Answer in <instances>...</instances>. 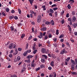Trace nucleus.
<instances>
[{
  "label": "nucleus",
  "mask_w": 77,
  "mask_h": 77,
  "mask_svg": "<svg viewBox=\"0 0 77 77\" xmlns=\"http://www.w3.org/2000/svg\"><path fill=\"white\" fill-rule=\"evenodd\" d=\"M41 20V15H39L38 16L37 18L38 23H40Z\"/></svg>",
  "instance_id": "1"
},
{
  "label": "nucleus",
  "mask_w": 77,
  "mask_h": 77,
  "mask_svg": "<svg viewBox=\"0 0 77 77\" xmlns=\"http://www.w3.org/2000/svg\"><path fill=\"white\" fill-rule=\"evenodd\" d=\"M41 50V52H42V53H45V51H46V49L45 48H42Z\"/></svg>",
  "instance_id": "2"
},
{
  "label": "nucleus",
  "mask_w": 77,
  "mask_h": 77,
  "mask_svg": "<svg viewBox=\"0 0 77 77\" xmlns=\"http://www.w3.org/2000/svg\"><path fill=\"white\" fill-rule=\"evenodd\" d=\"M13 45H14L13 43H11L8 47L10 49H12V47H13Z\"/></svg>",
  "instance_id": "3"
},
{
  "label": "nucleus",
  "mask_w": 77,
  "mask_h": 77,
  "mask_svg": "<svg viewBox=\"0 0 77 77\" xmlns=\"http://www.w3.org/2000/svg\"><path fill=\"white\" fill-rule=\"evenodd\" d=\"M71 69L72 71H74L75 69V65L74 64H72L71 65Z\"/></svg>",
  "instance_id": "4"
},
{
  "label": "nucleus",
  "mask_w": 77,
  "mask_h": 77,
  "mask_svg": "<svg viewBox=\"0 0 77 77\" xmlns=\"http://www.w3.org/2000/svg\"><path fill=\"white\" fill-rule=\"evenodd\" d=\"M76 20V17L75 16H73L72 18V22H75V21Z\"/></svg>",
  "instance_id": "5"
},
{
  "label": "nucleus",
  "mask_w": 77,
  "mask_h": 77,
  "mask_svg": "<svg viewBox=\"0 0 77 77\" xmlns=\"http://www.w3.org/2000/svg\"><path fill=\"white\" fill-rule=\"evenodd\" d=\"M64 53H65V48L63 49L60 52V54H63Z\"/></svg>",
  "instance_id": "6"
},
{
  "label": "nucleus",
  "mask_w": 77,
  "mask_h": 77,
  "mask_svg": "<svg viewBox=\"0 0 77 77\" xmlns=\"http://www.w3.org/2000/svg\"><path fill=\"white\" fill-rule=\"evenodd\" d=\"M72 26H73L74 28H76V27H77V23H74L72 24Z\"/></svg>",
  "instance_id": "7"
},
{
  "label": "nucleus",
  "mask_w": 77,
  "mask_h": 77,
  "mask_svg": "<svg viewBox=\"0 0 77 77\" xmlns=\"http://www.w3.org/2000/svg\"><path fill=\"white\" fill-rule=\"evenodd\" d=\"M71 63L73 65H75V62L72 59H71Z\"/></svg>",
  "instance_id": "8"
},
{
  "label": "nucleus",
  "mask_w": 77,
  "mask_h": 77,
  "mask_svg": "<svg viewBox=\"0 0 77 77\" xmlns=\"http://www.w3.org/2000/svg\"><path fill=\"white\" fill-rule=\"evenodd\" d=\"M47 30V28L45 27H43L41 29V31H46Z\"/></svg>",
  "instance_id": "9"
},
{
  "label": "nucleus",
  "mask_w": 77,
  "mask_h": 77,
  "mask_svg": "<svg viewBox=\"0 0 77 77\" xmlns=\"http://www.w3.org/2000/svg\"><path fill=\"white\" fill-rule=\"evenodd\" d=\"M71 73L72 75H77V72H71Z\"/></svg>",
  "instance_id": "10"
},
{
  "label": "nucleus",
  "mask_w": 77,
  "mask_h": 77,
  "mask_svg": "<svg viewBox=\"0 0 77 77\" xmlns=\"http://www.w3.org/2000/svg\"><path fill=\"white\" fill-rule=\"evenodd\" d=\"M67 27H68L69 31H71V27L69 25H68Z\"/></svg>",
  "instance_id": "11"
},
{
  "label": "nucleus",
  "mask_w": 77,
  "mask_h": 77,
  "mask_svg": "<svg viewBox=\"0 0 77 77\" xmlns=\"http://www.w3.org/2000/svg\"><path fill=\"white\" fill-rule=\"evenodd\" d=\"M33 57V56H32L31 55H28L27 56V58L28 59H31V58H32Z\"/></svg>",
  "instance_id": "12"
},
{
  "label": "nucleus",
  "mask_w": 77,
  "mask_h": 77,
  "mask_svg": "<svg viewBox=\"0 0 77 77\" xmlns=\"http://www.w3.org/2000/svg\"><path fill=\"white\" fill-rule=\"evenodd\" d=\"M50 65L52 67L54 66V62L53 61L51 62L50 63Z\"/></svg>",
  "instance_id": "13"
},
{
  "label": "nucleus",
  "mask_w": 77,
  "mask_h": 77,
  "mask_svg": "<svg viewBox=\"0 0 77 77\" xmlns=\"http://www.w3.org/2000/svg\"><path fill=\"white\" fill-rule=\"evenodd\" d=\"M28 60H25L24 61L25 62H27V63H30V59H28Z\"/></svg>",
  "instance_id": "14"
},
{
  "label": "nucleus",
  "mask_w": 77,
  "mask_h": 77,
  "mask_svg": "<svg viewBox=\"0 0 77 77\" xmlns=\"http://www.w3.org/2000/svg\"><path fill=\"white\" fill-rule=\"evenodd\" d=\"M45 24H47V25H50L51 24V23L48 21H46L45 22Z\"/></svg>",
  "instance_id": "15"
},
{
  "label": "nucleus",
  "mask_w": 77,
  "mask_h": 77,
  "mask_svg": "<svg viewBox=\"0 0 77 77\" xmlns=\"http://www.w3.org/2000/svg\"><path fill=\"white\" fill-rule=\"evenodd\" d=\"M31 5H32V3H33L34 2V0H29Z\"/></svg>",
  "instance_id": "16"
},
{
  "label": "nucleus",
  "mask_w": 77,
  "mask_h": 77,
  "mask_svg": "<svg viewBox=\"0 0 77 77\" xmlns=\"http://www.w3.org/2000/svg\"><path fill=\"white\" fill-rule=\"evenodd\" d=\"M50 23H51V25H52V26H54V21H53V20H52L51 21Z\"/></svg>",
  "instance_id": "17"
},
{
  "label": "nucleus",
  "mask_w": 77,
  "mask_h": 77,
  "mask_svg": "<svg viewBox=\"0 0 77 77\" xmlns=\"http://www.w3.org/2000/svg\"><path fill=\"white\" fill-rule=\"evenodd\" d=\"M40 67L41 68H45V65L44 64H42L40 65Z\"/></svg>",
  "instance_id": "18"
},
{
  "label": "nucleus",
  "mask_w": 77,
  "mask_h": 77,
  "mask_svg": "<svg viewBox=\"0 0 77 77\" xmlns=\"http://www.w3.org/2000/svg\"><path fill=\"white\" fill-rule=\"evenodd\" d=\"M14 18V16H9V18L10 20H11L12 19H13V18Z\"/></svg>",
  "instance_id": "19"
},
{
  "label": "nucleus",
  "mask_w": 77,
  "mask_h": 77,
  "mask_svg": "<svg viewBox=\"0 0 77 77\" xmlns=\"http://www.w3.org/2000/svg\"><path fill=\"white\" fill-rule=\"evenodd\" d=\"M53 74L54 75L53 76L54 77H56V76H57L56 73L54 72H53Z\"/></svg>",
  "instance_id": "20"
},
{
  "label": "nucleus",
  "mask_w": 77,
  "mask_h": 77,
  "mask_svg": "<svg viewBox=\"0 0 77 77\" xmlns=\"http://www.w3.org/2000/svg\"><path fill=\"white\" fill-rule=\"evenodd\" d=\"M27 53H27V51H26L23 54V55L24 56H26L27 55Z\"/></svg>",
  "instance_id": "21"
},
{
  "label": "nucleus",
  "mask_w": 77,
  "mask_h": 77,
  "mask_svg": "<svg viewBox=\"0 0 77 77\" xmlns=\"http://www.w3.org/2000/svg\"><path fill=\"white\" fill-rule=\"evenodd\" d=\"M64 37V35H63V34H62L59 36V38H63Z\"/></svg>",
  "instance_id": "22"
},
{
  "label": "nucleus",
  "mask_w": 77,
  "mask_h": 77,
  "mask_svg": "<svg viewBox=\"0 0 77 77\" xmlns=\"http://www.w3.org/2000/svg\"><path fill=\"white\" fill-rule=\"evenodd\" d=\"M38 50H35L33 51V53L35 54H36V52H37Z\"/></svg>",
  "instance_id": "23"
},
{
  "label": "nucleus",
  "mask_w": 77,
  "mask_h": 77,
  "mask_svg": "<svg viewBox=\"0 0 77 77\" xmlns=\"http://www.w3.org/2000/svg\"><path fill=\"white\" fill-rule=\"evenodd\" d=\"M18 11L19 12L20 14H21V10L19 8L18 9Z\"/></svg>",
  "instance_id": "24"
},
{
  "label": "nucleus",
  "mask_w": 77,
  "mask_h": 77,
  "mask_svg": "<svg viewBox=\"0 0 77 77\" xmlns=\"http://www.w3.org/2000/svg\"><path fill=\"white\" fill-rule=\"evenodd\" d=\"M21 59V57L20 56H18L17 58V61H19V60H20Z\"/></svg>",
  "instance_id": "25"
},
{
  "label": "nucleus",
  "mask_w": 77,
  "mask_h": 77,
  "mask_svg": "<svg viewBox=\"0 0 77 77\" xmlns=\"http://www.w3.org/2000/svg\"><path fill=\"white\" fill-rule=\"evenodd\" d=\"M41 61L42 63H44V62H45V59H44V58H43L41 59Z\"/></svg>",
  "instance_id": "26"
},
{
  "label": "nucleus",
  "mask_w": 77,
  "mask_h": 77,
  "mask_svg": "<svg viewBox=\"0 0 77 77\" xmlns=\"http://www.w3.org/2000/svg\"><path fill=\"white\" fill-rule=\"evenodd\" d=\"M67 8L68 9H70L71 8H71V5H70V4H68L67 6Z\"/></svg>",
  "instance_id": "27"
},
{
  "label": "nucleus",
  "mask_w": 77,
  "mask_h": 77,
  "mask_svg": "<svg viewBox=\"0 0 77 77\" xmlns=\"http://www.w3.org/2000/svg\"><path fill=\"white\" fill-rule=\"evenodd\" d=\"M69 60H70V57H69L67 59H66L65 60L67 62H68Z\"/></svg>",
  "instance_id": "28"
},
{
  "label": "nucleus",
  "mask_w": 77,
  "mask_h": 77,
  "mask_svg": "<svg viewBox=\"0 0 77 77\" xmlns=\"http://www.w3.org/2000/svg\"><path fill=\"white\" fill-rule=\"evenodd\" d=\"M42 57H44L45 58V59H47V56L45 55H42Z\"/></svg>",
  "instance_id": "29"
},
{
  "label": "nucleus",
  "mask_w": 77,
  "mask_h": 77,
  "mask_svg": "<svg viewBox=\"0 0 77 77\" xmlns=\"http://www.w3.org/2000/svg\"><path fill=\"white\" fill-rule=\"evenodd\" d=\"M50 11L51 12V13H54V11H53V9H50Z\"/></svg>",
  "instance_id": "30"
},
{
  "label": "nucleus",
  "mask_w": 77,
  "mask_h": 77,
  "mask_svg": "<svg viewBox=\"0 0 77 77\" xmlns=\"http://www.w3.org/2000/svg\"><path fill=\"white\" fill-rule=\"evenodd\" d=\"M54 14H55V17H57V11L55 12Z\"/></svg>",
  "instance_id": "31"
},
{
  "label": "nucleus",
  "mask_w": 77,
  "mask_h": 77,
  "mask_svg": "<svg viewBox=\"0 0 77 77\" xmlns=\"http://www.w3.org/2000/svg\"><path fill=\"white\" fill-rule=\"evenodd\" d=\"M53 40L54 42H56V41H57V38H54L53 39Z\"/></svg>",
  "instance_id": "32"
},
{
  "label": "nucleus",
  "mask_w": 77,
  "mask_h": 77,
  "mask_svg": "<svg viewBox=\"0 0 77 77\" xmlns=\"http://www.w3.org/2000/svg\"><path fill=\"white\" fill-rule=\"evenodd\" d=\"M11 29V31H12V30H14V26H11L10 27Z\"/></svg>",
  "instance_id": "33"
},
{
  "label": "nucleus",
  "mask_w": 77,
  "mask_h": 77,
  "mask_svg": "<svg viewBox=\"0 0 77 77\" xmlns=\"http://www.w3.org/2000/svg\"><path fill=\"white\" fill-rule=\"evenodd\" d=\"M41 69V68L40 67H39L37 68H36V69L35 70L36 71H39V69Z\"/></svg>",
  "instance_id": "34"
},
{
  "label": "nucleus",
  "mask_w": 77,
  "mask_h": 77,
  "mask_svg": "<svg viewBox=\"0 0 77 77\" xmlns=\"http://www.w3.org/2000/svg\"><path fill=\"white\" fill-rule=\"evenodd\" d=\"M56 35H59V30L57 29L56 31Z\"/></svg>",
  "instance_id": "35"
},
{
  "label": "nucleus",
  "mask_w": 77,
  "mask_h": 77,
  "mask_svg": "<svg viewBox=\"0 0 77 77\" xmlns=\"http://www.w3.org/2000/svg\"><path fill=\"white\" fill-rule=\"evenodd\" d=\"M6 11L7 12H8L9 11V8H6Z\"/></svg>",
  "instance_id": "36"
},
{
  "label": "nucleus",
  "mask_w": 77,
  "mask_h": 77,
  "mask_svg": "<svg viewBox=\"0 0 77 77\" xmlns=\"http://www.w3.org/2000/svg\"><path fill=\"white\" fill-rule=\"evenodd\" d=\"M57 9H58V8H54L53 9V10L54 11H55L56 10H57Z\"/></svg>",
  "instance_id": "37"
},
{
  "label": "nucleus",
  "mask_w": 77,
  "mask_h": 77,
  "mask_svg": "<svg viewBox=\"0 0 77 77\" xmlns=\"http://www.w3.org/2000/svg\"><path fill=\"white\" fill-rule=\"evenodd\" d=\"M48 39V35H46L45 37V39Z\"/></svg>",
  "instance_id": "38"
},
{
  "label": "nucleus",
  "mask_w": 77,
  "mask_h": 77,
  "mask_svg": "<svg viewBox=\"0 0 77 77\" xmlns=\"http://www.w3.org/2000/svg\"><path fill=\"white\" fill-rule=\"evenodd\" d=\"M24 36H25L24 34H23L21 36V38H23L24 37Z\"/></svg>",
  "instance_id": "39"
},
{
  "label": "nucleus",
  "mask_w": 77,
  "mask_h": 77,
  "mask_svg": "<svg viewBox=\"0 0 77 77\" xmlns=\"http://www.w3.org/2000/svg\"><path fill=\"white\" fill-rule=\"evenodd\" d=\"M32 50H31V49H29L27 50L26 51L27 52V53H30L31 52Z\"/></svg>",
  "instance_id": "40"
},
{
  "label": "nucleus",
  "mask_w": 77,
  "mask_h": 77,
  "mask_svg": "<svg viewBox=\"0 0 77 77\" xmlns=\"http://www.w3.org/2000/svg\"><path fill=\"white\" fill-rule=\"evenodd\" d=\"M42 44H40L39 43L38 44V47H42Z\"/></svg>",
  "instance_id": "41"
},
{
  "label": "nucleus",
  "mask_w": 77,
  "mask_h": 77,
  "mask_svg": "<svg viewBox=\"0 0 77 77\" xmlns=\"http://www.w3.org/2000/svg\"><path fill=\"white\" fill-rule=\"evenodd\" d=\"M68 62L66 61V60H65V64L64 65H68Z\"/></svg>",
  "instance_id": "42"
},
{
  "label": "nucleus",
  "mask_w": 77,
  "mask_h": 77,
  "mask_svg": "<svg viewBox=\"0 0 77 77\" xmlns=\"http://www.w3.org/2000/svg\"><path fill=\"white\" fill-rule=\"evenodd\" d=\"M14 18L15 20H18V17L17 16H15L14 17Z\"/></svg>",
  "instance_id": "43"
},
{
  "label": "nucleus",
  "mask_w": 77,
  "mask_h": 77,
  "mask_svg": "<svg viewBox=\"0 0 77 77\" xmlns=\"http://www.w3.org/2000/svg\"><path fill=\"white\" fill-rule=\"evenodd\" d=\"M53 7H56V4H54L51 5V8H53Z\"/></svg>",
  "instance_id": "44"
},
{
  "label": "nucleus",
  "mask_w": 77,
  "mask_h": 77,
  "mask_svg": "<svg viewBox=\"0 0 77 77\" xmlns=\"http://www.w3.org/2000/svg\"><path fill=\"white\" fill-rule=\"evenodd\" d=\"M32 35H30L28 38V40H30L32 39Z\"/></svg>",
  "instance_id": "45"
},
{
  "label": "nucleus",
  "mask_w": 77,
  "mask_h": 77,
  "mask_svg": "<svg viewBox=\"0 0 77 77\" xmlns=\"http://www.w3.org/2000/svg\"><path fill=\"white\" fill-rule=\"evenodd\" d=\"M35 12L33 11H30V13H31V14H34Z\"/></svg>",
  "instance_id": "46"
},
{
  "label": "nucleus",
  "mask_w": 77,
  "mask_h": 77,
  "mask_svg": "<svg viewBox=\"0 0 77 77\" xmlns=\"http://www.w3.org/2000/svg\"><path fill=\"white\" fill-rule=\"evenodd\" d=\"M34 8H35V9H37V8H38V5H34Z\"/></svg>",
  "instance_id": "47"
},
{
  "label": "nucleus",
  "mask_w": 77,
  "mask_h": 77,
  "mask_svg": "<svg viewBox=\"0 0 77 77\" xmlns=\"http://www.w3.org/2000/svg\"><path fill=\"white\" fill-rule=\"evenodd\" d=\"M38 38H40V39L41 38H42V35H38Z\"/></svg>",
  "instance_id": "48"
},
{
  "label": "nucleus",
  "mask_w": 77,
  "mask_h": 77,
  "mask_svg": "<svg viewBox=\"0 0 77 77\" xmlns=\"http://www.w3.org/2000/svg\"><path fill=\"white\" fill-rule=\"evenodd\" d=\"M68 21H72V19H71V18H68Z\"/></svg>",
  "instance_id": "49"
},
{
  "label": "nucleus",
  "mask_w": 77,
  "mask_h": 77,
  "mask_svg": "<svg viewBox=\"0 0 77 77\" xmlns=\"http://www.w3.org/2000/svg\"><path fill=\"white\" fill-rule=\"evenodd\" d=\"M33 41H37V38H34L33 39Z\"/></svg>",
  "instance_id": "50"
},
{
  "label": "nucleus",
  "mask_w": 77,
  "mask_h": 77,
  "mask_svg": "<svg viewBox=\"0 0 77 77\" xmlns=\"http://www.w3.org/2000/svg\"><path fill=\"white\" fill-rule=\"evenodd\" d=\"M72 13L73 15H74L75 14V12L74 11H73Z\"/></svg>",
  "instance_id": "51"
},
{
  "label": "nucleus",
  "mask_w": 77,
  "mask_h": 77,
  "mask_svg": "<svg viewBox=\"0 0 77 77\" xmlns=\"http://www.w3.org/2000/svg\"><path fill=\"white\" fill-rule=\"evenodd\" d=\"M22 50V48H18V51H21Z\"/></svg>",
  "instance_id": "52"
},
{
  "label": "nucleus",
  "mask_w": 77,
  "mask_h": 77,
  "mask_svg": "<svg viewBox=\"0 0 77 77\" xmlns=\"http://www.w3.org/2000/svg\"><path fill=\"white\" fill-rule=\"evenodd\" d=\"M53 77V74H51L50 75H49V77Z\"/></svg>",
  "instance_id": "53"
},
{
  "label": "nucleus",
  "mask_w": 77,
  "mask_h": 77,
  "mask_svg": "<svg viewBox=\"0 0 77 77\" xmlns=\"http://www.w3.org/2000/svg\"><path fill=\"white\" fill-rule=\"evenodd\" d=\"M16 45L15 44H14L13 45V48H16Z\"/></svg>",
  "instance_id": "54"
},
{
  "label": "nucleus",
  "mask_w": 77,
  "mask_h": 77,
  "mask_svg": "<svg viewBox=\"0 0 77 77\" xmlns=\"http://www.w3.org/2000/svg\"><path fill=\"white\" fill-rule=\"evenodd\" d=\"M64 13V11H63L61 13V15H63Z\"/></svg>",
  "instance_id": "55"
},
{
  "label": "nucleus",
  "mask_w": 77,
  "mask_h": 77,
  "mask_svg": "<svg viewBox=\"0 0 77 77\" xmlns=\"http://www.w3.org/2000/svg\"><path fill=\"white\" fill-rule=\"evenodd\" d=\"M64 40L63 38H62L60 39V42H63L64 41Z\"/></svg>",
  "instance_id": "56"
},
{
  "label": "nucleus",
  "mask_w": 77,
  "mask_h": 77,
  "mask_svg": "<svg viewBox=\"0 0 77 77\" xmlns=\"http://www.w3.org/2000/svg\"><path fill=\"white\" fill-rule=\"evenodd\" d=\"M66 17V18H68L69 17V14H67Z\"/></svg>",
  "instance_id": "57"
},
{
  "label": "nucleus",
  "mask_w": 77,
  "mask_h": 77,
  "mask_svg": "<svg viewBox=\"0 0 77 77\" xmlns=\"http://www.w3.org/2000/svg\"><path fill=\"white\" fill-rule=\"evenodd\" d=\"M2 15H3V16H5V12H2Z\"/></svg>",
  "instance_id": "58"
},
{
  "label": "nucleus",
  "mask_w": 77,
  "mask_h": 77,
  "mask_svg": "<svg viewBox=\"0 0 77 77\" xmlns=\"http://www.w3.org/2000/svg\"><path fill=\"white\" fill-rule=\"evenodd\" d=\"M28 46H29V44H27L26 49H28Z\"/></svg>",
  "instance_id": "59"
},
{
  "label": "nucleus",
  "mask_w": 77,
  "mask_h": 77,
  "mask_svg": "<svg viewBox=\"0 0 77 77\" xmlns=\"http://www.w3.org/2000/svg\"><path fill=\"white\" fill-rule=\"evenodd\" d=\"M41 75L42 77H44V74L42 73L41 74Z\"/></svg>",
  "instance_id": "60"
},
{
  "label": "nucleus",
  "mask_w": 77,
  "mask_h": 77,
  "mask_svg": "<svg viewBox=\"0 0 77 77\" xmlns=\"http://www.w3.org/2000/svg\"><path fill=\"white\" fill-rule=\"evenodd\" d=\"M7 59L8 61H11V59L9 57H7Z\"/></svg>",
  "instance_id": "61"
},
{
  "label": "nucleus",
  "mask_w": 77,
  "mask_h": 77,
  "mask_svg": "<svg viewBox=\"0 0 77 77\" xmlns=\"http://www.w3.org/2000/svg\"><path fill=\"white\" fill-rule=\"evenodd\" d=\"M31 67H32V68L35 67V66L34 65V64L32 63V64H31Z\"/></svg>",
  "instance_id": "62"
},
{
  "label": "nucleus",
  "mask_w": 77,
  "mask_h": 77,
  "mask_svg": "<svg viewBox=\"0 0 77 77\" xmlns=\"http://www.w3.org/2000/svg\"><path fill=\"white\" fill-rule=\"evenodd\" d=\"M12 56H13V55H12V54H10L9 55V57L11 58V57H12Z\"/></svg>",
  "instance_id": "63"
},
{
  "label": "nucleus",
  "mask_w": 77,
  "mask_h": 77,
  "mask_svg": "<svg viewBox=\"0 0 77 77\" xmlns=\"http://www.w3.org/2000/svg\"><path fill=\"white\" fill-rule=\"evenodd\" d=\"M75 63L76 64H77V59H75Z\"/></svg>",
  "instance_id": "64"
}]
</instances>
